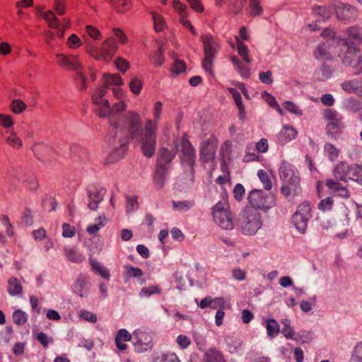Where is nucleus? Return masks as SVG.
<instances>
[{
  "label": "nucleus",
  "mask_w": 362,
  "mask_h": 362,
  "mask_svg": "<svg viewBox=\"0 0 362 362\" xmlns=\"http://www.w3.org/2000/svg\"><path fill=\"white\" fill-rule=\"evenodd\" d=\"M142 121L139 113L129 111L122 115L117 126L115 139L120 146L127 145L130 139L141 136Z\"/></svg>",
  "instance_id": "1"
},
{
  "label": "nucleus",
  "mask_w": 362,
  "mask_h": 362,
  "mask_svg": "<svg viewBox=\"0 0 362 362\" xmlns=\"http://www.w3.org/2000/svg\"><path fill=\"white\" fill-rule=\"evenodd\" d=\"M279 175L282 181L280 192L285 197L298 196L302 192L300 177L293 165L283 161L279 169Z\"/></svg>",
  "instance_id": "2"
},
{
  "label": "nucleus",
  "mask_w": 362,
  "mask_h": 362,
  "mask_svg": "<svg viewBox=\"0 0 362 362\" xmlns=\"http://www.w3.org/2000/svg\"><path fill=\"white\" fill-rule=\"evenodd\" d=\"M262 223L260 213L251 208H245L238 220V227L245 235H255L262 227Z\"/></svg>",
  "instance_id": "3"
},
{
  "label": "nucleus",
  "mask_w": 362,
  "mask_h": 362,
  "mask_svg": "<svg viewBox=\"0 0 362 362\" xmlns=\"http://www.w3.org/2000/svg\"><path fill=\"white\" fill-rule=\"evenodd\" d=\"M200 40L203 45L204 55L202 62V67L205 71L213 74L214 62L219 49V45L210 34L202 35Z\"/></svg>",
  "instance_id": "4"
},
{
  "label": "nucleus",
  "mask_w": 362,
  "mask_h": 362,
  "mask_svg": "<svg viewBox=\"0 0 362 362\" xmlns=\"http://www.w3.org/2000/svg\"><path fill=\"white\" fill-rule=\"evenodd\" d=\"M214 221L221 228L231 230L234 228V217L226 202H218L211 209Z\"/></svg>",
  "instance_id": "5"
},
{
  "label": "nucleus",
  "mask_w": 362,
  "mask_h": 362,
  "mask_svg": "<svg viewBox=\"0 0 362 362\" xmlns=\"http://www.w3.org/2000/svg\"><path fill=\"white\" fill-rule=\"evenodd\" d=\"M247 205L245 208H251L259 212L267 211L275 205L274 198L262 189H254L247 194Z\"/></svg>",
  "instance_id": "6"
},
{
  "label": "nucleus",
  "mask_w": 362,
  "mask_h": 362,
  "mask_svg": "<svg viewBox=\"0 0 362 362\" xmlns=\"http://www.w3.org/2000/svg\"><path fill=\"white\" fill-rule=\"evenodd\" d=\"M118 46L113 37L105 40L100 48L96 47L93 43L86 44V51L97 60L109 61L115 54Z\"/></svg>",
  "instance_id": "7"
},
{
  "label": "nucleus",
  "mask_w": 362,
  "mask_h": 362,
  "mask_svg": "<svg viewBox=\"0 0 362 362\" xmlns=\"http://www.w3.org/2000/svg\"><path fill=\"white\" fill-rule=\"evenodd\" d=\"M311 217L312 206L310 202L303 201L298 205L296 211L292 216V222L298 231L303 233Z\"/></svg>",
  "instance_id": "8"
},
{
  "label": "nucleus",
  "mask_w": 362,
  "mask_h": 362,
  "mask_svg": "<svg viewBox=\"0 0 362 362\" xmlns=\"http://www.w3.org/2000/svg\"><path fill=\"white\" fill-rule=\"evenodd\" d=\"M324 118L327 122L325 127L327 134L334 137L342 133L345 127L343 117L336 110L332 109L325 110Z\"/></svg>",
  "instance_id": "9"
},
{
  "label": "nucleus",
  "mask_w": 362,
  "mask_h": 362,
  "mask_svg": "<svg viewBox=\"0 0 362 362\" xmlns=\"http://www.w3.org/2000/svg\"><path fill=\"white\" fill-rule=\"evenodd\" d=\"M218 143V141L215 134H211L209 139L202 141L199 153V159L202 163L214 161Z\"/></svg>",
  "instance_id": "10"
},
{
  "label": "nucleus",
  "mask_w": 362,
  "mask_h": 362,
  "mask_svg": "<svg viewBox=\"0 0 362 362\" xmlns=\"http://www.w3.org/2000/svg\"><path fill=\"white\" fill-rule=\"evenodd\" d=\"M180 147V159L181 163L193 169L195 165L196 151L187 135H184L182 137Z\"/></svg>",
  "instance_id": "11"
},
{
  "label": "nucleus",
  "mask_w": 362,
  "mask_h": 362,
  "mask_svg": "<svg viewBox=\"0 0 362 362\" xmlns=\"http://www.w3.org/2000/svg\"><path fill=\"white\" fill-rule=\"evenodd\" d=\"M134 345L139 352L151 349L153 347V338L150 332L145 330L136 329L133 332Z\"/></svg>",
  "instance_id": "12"
},
{
  "label": "nucleus",
  "mask_w": 362,
  "mask_h": 362,
  "mask_svg": "<svg viewBox=\"0 0 362 362\" xmlns=\"http://www.w3.org/2000/svg\"><path fill=\"white\" fill-rule=\"evenodd\" d=\"M57 64L67 70L79 71L81 68V62L77 56L58 54L56 56Z\"/></svg>",
  "instance_id": "13"
},
{
  "label": "nucleus",
  "mask_w": 362,
  "mask_h": 362,
  "mask_svg": "<svg viewBox=\"0 0 362 362\" xmlns=\"http://www.w3.org/2000/svg\"><path fill=\"white\" fill-rule=\"evenodd\" d=\"M335 13L339 20L348 21L356 19L358 13L355 7L342 3L336 6Z\"/></svg>",
  "instance_id": "14"
},
{
  "label": "nucleus",
  "mask_w": 362,
  "mask_h": 362,
  "mask_svg": "<svg viewBox=\"0 0 362 362\" xmlns=\"http://www.w3.org/2000/svg\"><path fill=\"white\" fill-rule=\"evenodd\" d=\"M342 47L339 55L342 59L344 63L355 66L353 61L356 57L359 49L354 47L352 44L349 43L346 40H342Z\"/></svg>",
  "instance_id": "15"
},
{
  "label": "nucleus",
  "mask_w": 362,
  "mask_h": 362,
  "mask_svg": "<svg viewBox=\"0 0 362 362\" xmlns=\"http://www.w3.org/2000/svg\"><path fill=\"white\" fill-rule=\"evenodd\" d=\"M126 107V103L123 100H119V102L115 103L112 107H110L108 100H104V107L98 108L97 112L100 117H104L124 111Z\"/></svg>",
  "instance_id": "16"
},
{
  "label": "nucleus",
  "mask_w": 362,
  "mask_h": 362,
  "mask_svg": "<svg viewBox=\"0 0 362 362\" xmlns=\"http://www.w3.org/2000/svg\"><path fill=\"white\" fill-rule=\"evenodd\" d=\"M175 157V152L162 147L158 151L156 165L159 167L168 168Z\"/></svg>",
  "instance_id": "17"
},
{
  "label": "nucleus",
  "mask_w": 362,
  "mask_h": 362,
  "mask_svg": "<svg viewBox=\"0 0 362 362\" xmlns=\"http://www.w3.org/2000/svg\"><path fill=\"white\" fill-rule=\"evenodd\" d=\"M342 89L348 93L362 95V78H354L344 81L341 84Z\"/></svg>",
  "instance_id": "18"
},
{
  "label": "nucleus",
  "mask_w": 362,
  "mask_h": 362,
  "mask_svg": "<svg viewBox=\"0 0 362 362\" xmlns=\"http://www.w3.org/2000/svg\"><path fill=\"white\" fill-rule=\"evenodd\" d=\"M156 138L154 137H141V151L144 155L147 158H151L156 151Z\"/></svg>",
  "instance_id": "19"
},
{
  "label": "nucleus",
  "mask_w": 362,
  "mask_h": 362,
  "mask_svg": "<svg viewBox=\"0 0 362 362\" xmlns=\"http://www.w3.org/2000/svg\"><path fill=\"white\" fill-rule=\"evenodd\" d=\"M132 336L133 334H129L125 329L118 330L115 337L117 348L121 351H124L127 349L125 342L131 341Z\"/></svg>",
  "instance_id": "20"
},
{
  "label": "nucleus",
  "mask_w": 362,
  "mask_h": 362,
  "mask_svg": "<svg viewBox=\"0 0 362 362\" xmlns=\"http://www.w3.org/2000/svg\"><path fill=\"white\" fill-rule=\"evenodd\" d=\"M349 172V163L346 161L339 162L333 169V176L336 180L346 182Z\"/></svg>",
  "instance_id": "21"
},
{
  "label": "nucleus",
  "mask_w": 362,
  "mask_h": 362,
  "mask_svg": "<svg viewBox=\"0 0 362 362\" xmlns=\"http://www.w3.org/2000/svg\"><path fill=\"white\" fill-rule=\"evenodd\" d=\"M297 136V131L295 128L289 125L284 126L278 135V139L281 143H287L294 139Z\"/></svg>",
  "instance_id": "22"
},
{
  "label": "nucleus",
  "mask_w": 362,
  "mask_h": 362,
  "mask_svg": "<svg viewBox=\"0 0 362 362\" xmlns=\"http://www.w3.org/2000/svg\"><path fill=\"white\" fill-rule=\"evenodd\" d=\"M224 300L222 298H212L211 296H207L203 298L199 306L204 309L206 308H211L213 309H217L218 308L223 307Z\"/></svg>",
  "instance_id": "23"
},
{
  "label": "nucleus",
  "mask_w": 362,
  "mask_h": 362,
  "mask_svg": "<svg viewBox=\"0 0 362 362\" xmlns=\"http://www.w3.org/2000/svg\"><path fill=\"white\" fill-rule=\"evenodd\" d=\"M347 180H351L357 182H362V168L358 164H349Z\"/></svg>",
  "instance_id": "24"
},
{
  "label": "nucleus",
  "mask_w": 362,
  "mask_h": 362,
  "mask_svg": "<svg viewBox=\"0 0 362 362\" xmlns=\"http://www.w3.org/2000/svg\"><path fill=\"white\" fill-rule=\"evenodd\" d=\"M257 176L262 183L264 188L269 191L272 188V178L274 175L272 172L266 171L264 170H259L257 172Z\"/></svg>",
  "instance_id": "25"
},
{
  "label": "nucleus",
  "mask_w": 362,
  "mask_h": 362,
  "mask_svg": "<svg viewBox=\"0 0 362 362\" xmlns=\"http://www.w3.org/2000/svg\"><path fill=\"white\" fill-rule=\"evenodd\" d=\"M158 124V121L156 119H147L145 121L144 134L143 136L157 138Z\"/></svg>",
  "instance_id": "26"
},
{
  "label": "nucleus",
  "mask_w": 362,
  "mask_h": 362,
  "mask_svg": "<svg viewBox=\"0 0 362 362\" xmlns=\"http://www.w3.org/2000/svg\"><path fill=\"white\" fill-rule=\"evenodd\" d=\"M107 92V89L104 86H101L97 88L92 95V101L93 103L95 105L100 106L99 108H102L104 107V100H107L106 99H103V97L105 95Z\"/></svg>",
  "instance_id": "27"
},
{
  "label": "nucleus",
  "mask_w": 362,
  "mask_h": 362,
  "mask_svg": "<svg viewBox=\"0 0 362 362\" xmlns=\"http://www.w3.org/2000/svg\"><path fill=\"white\" fill-rule=\"evenodd\" d=\"M237 51L238 54L241 57L243 61L246 63L250 64L251 62V59L249 56V50L246 45L240 40L239 37H235Z\"/></svg>",
  "instance_id": "28"
},
{
  "label": "nucleus",
  "mask_w": 362,
  "mask_h": 362,
  "mask_svg": "<svg viewBox=\"0 0 362 362\" xmlns=\"http://www.w3.org/2000/svg\"><path fill=\"white\" fill-rule=\"evenodd\" d=\"M204 362H226V361L218 350L210 349L204 354Z\"/></svg>",
  "instance_id": "29"
},
{
  "label": "nucleus",
  "mask_w": 362,
  "mask_h": 362,
  "mask_svg": "<svg viewBox=\"0 0 362 362\" xmlns=\"http://www.w3.org/2000/svg\"><path fill=\"white\" fill-rule=\"evenodd\" d=\"M114 9L118 13H126L132 7V0H110Z\"/></svg>",
  "instance_id": "30"
},
{
  "label": "nucleus",
  "mask_w": 362,
  "mask_h": 362,
  "mask_svg": "<svg viewBox=\"0 0 362 362\" xmlns=\"http://www.w3.org/2000/svg\"><path fill=\"white\" fill-rule=\"evenodd\" d=\"M23 287L16 277H11L8 281V291L11 296L19 295L22 293Z\"/></svg>",
  "instance_id": "31"
},
{
  "label": "nucleus",
  "mask_w": 362,
  "mask_h": 362,
  "mask_svg": "<svg viewBox=\"0 0 362 362\" xmlns=\"http://www.w3.org/2000/svg\"><path fill=\"white\" fill-rule=\"evenodd\" d=\"M315 57L318 60L331 61L332 56L325 44L319 45L314 52Z\"/></svg>",
  "instance_id": "32"
},
{
  "label": "nucleus",
  "mask_w": 362,
  "mask_h": 362,
  "mask_svg": "<svg viewBox=\"0 0 362 362\" xmlns=\"http://www.w3.org/2000/svg\"><path fill=\"white\" fill-rule=\"evenodd\" d=\"M168 170V168L159 167L156 165L153 180L156 185H158L159 188H161L164 185L165 178Z\"/></svg>",
  "instance_id": "33"
},
{
  "label": "nucleus",
  "mask_w": 362,
  "mask_h": 362,
  "mask_svg": "<svg viewBox=\"0 0 362 362\" xmlns=\"http://www.w3.org/2000/svg\"><path fill=\"white\" fill-rule=\"evenodd\" d=\"M324 153L331 161L337 160L339 156V150L330 143H326L325 144Z\"/></svg>",
  "instance_id": "34"
},
{
  "label": "nucleus",
  "mask_w": 362,
  "mask_h": 362,
  "mask_svg": "<svg viewBox=\"0 0 362 362\" xmlns=\"http://www.w3.org/2000/svg\"><path fill=\"white\" fill-rule=\"evenodd\" d=\"M90 264L93 272L100 274L104 279H110V272L108 269L103 267L99 262L94 259H90Z\"/></svg>",
  "instance_id": "35"
},
{
  "label": "nucleus",
  "mask_w": 362,
  "mask_h": 362,
  "mask_svg": "<svg viewBox=\"0 0 362 362\" xmlns=\"http://www.w3.org/2000/svg\"><path fill=\"white\" fill-rule=\"evenodd\" d=\"M153 362H180V361L175 353L166 352L157 355Z\"/></svg>",
  "instance_id": "36"
},
{
  "label": "nucleus",
  "mask_w": 362,
  "mask_h": 362,
  "mask_svg": "<svg viewBox=\"0 0 362 362\" xmlns=\"http://www.w3.org/2000/svg\"><path fill=\"white\" fill-rule=\"evenodd\" d=\"M250 16L252 17L260 16L263 13V8L259 0H248Z\"/></svg>",
  "instance_id": "37"
},
{
  "label": "nucleus",
  "mask_w": 362,
  "mask_h": 362,
  "mask_svg": "<svg viewBox=\"0 0 362 362\" xmlns=\"http://www.w3.org/2000/svg\"><path fill=\"white\" fill-rule=\"evenodd\" d=\"M105 82H104V87L105 88H108L110 86H119L122 83V79L120 76V75L115 74H107L105 75Z\"/></svg>",
  "instance_id": "38"
},
{
  "label": "nucleus",
  "mask_w": 362,
  "mask_h": 362,
  "mask_svg": "<svg viewBox=\"0 0 362 362\" xmlns=\"http://www.w3.org/2000/svg\"><path fill=\"white\" fill-rule=\"evenodd\" d=\"M12 319L14 324L22 326L27 322L28 315L24 311L18 309L13 312Z\"/></svg>",
  "instance_id": "39"
},
{
  "label": "nucleus",
  "mask_w": 362,
  "mask_h": 362,
  "mask_svg": "<svg viewBox=\"0 0 362 362\" xmlns=\"http://www.w3.org/2000/svg\"><path fill=\"white\" fill-rule=\"evenodd\" d=\"M44 18L47 22L49 27L51 28L57 29L60 28L61 22L57 18L52 11H49L45 12Z\"/></svg>",
  "instance_id": "40"
},
{
  "label": "nucleus",
  "mask_w": 362,
  "mask_h": 362,
  "mask_svg": "<svg viewBox=\"0 0 362 362\" xmlns=\"http://www.w3.org/2000/svg\"><path fill=\"white\" fill-rule=\"evenodd\" d=\"M27 108L26 104L20 99H14L10 103V109L15 114H21Z\"/></svg>",
  "instance_id": "41"
},
{
  "label": "nucleus",
  "mask_w": 362,
  "mask_h": 362,
  "mask_svg": "<svg viewBox=\"0 0 362 362\" xmlns=\"http://www.w3.org/2000/svg\"><path fill=\"white\" fill-rule=\"evenodd\" d=\"M172 204L175 210L179 211H186L192 207L194 203L192 201L184 200L179 202L173 201Z\"/></svg>",
  "instance_id": "42"
},
{
  "label": "nucleus",
  "mask_w": 362,
  "mask_h": 362,
  "mask_svg": "<svg viewBox=\"0 0 362 362\" xmlns=\"http://www.w3.org/2000/svg\"><path fill=\"white\" fill-rule=\"evenodd\" d=\"M267 331L269 337H275L279 332V325L274 319H269L267 322Z\"/></svg>",
  "instance_id": "43"
},
{
  "label": "nucleus",
  "mask_w": 362,
  "mask_h": 362,
  "mask_svg": "<svg viewBox=\"0 0 362 362\" xmlns=\"http://www.w3.org/2000/svg\"><path fill=\"white\" fill-rule=\"evenodd\" d=\"M152 17L154 22V29L156 32L164 30L166 27L164 18L159 13H152Z\"/></svg>",
  "instance_id": "44"
},
{
  "label": "nucleus",
  "mask_w": 362,
  "mask_h": 362,
  "mask_svg": "<svg viewBox=\"0 0 362 362\" xmlns=\"http://www.w3.org/2000/svg\"><path fill=\"white\" fill-rule=\"evenodd\" d=\"M349 37L362 43V30L358 26H352L346 30Z\"/></svg>",
  "instance_id": "45"
},
{
  "label": "nucleus",
  "mask_w": 362,
  "mask_h": 362,
  "mask_svg": "<svg viewBox=\"0 0 362 362\" xmlns=\"http://www.w3.org/2000/svg\"><path fill=\"white\" fill-rule=\"evenodd\" d=\"M74 290L81 297L85 296L88 293L87 283L83 279H78L74 284Z\"/></svg>",
  "instance_id": "46"
},
{
  "label": "nucleus",
  "mask_w": 362,
  "mask_h": 362,
  "mask_svg": "<svg viewBox=\"0 0 362 362\" xmlns=\"http://www.w3.org/2000/svg\"><path fill=\"white\" fill-rule=\"evenodd\" d=\"M64 253L69 260L75 263L81 262L83 257L81 254L78 253L77 251L74 248H66L64 250Z\"/></svg>",
  "instance_id": "47"
},
{
  "label": "nucleus",
  "mask_w": 362,
  "mask_h": 362,
  "mask_svg": "<svg viewBox=\"0 0 362 362\" xmlns=\"http://www.w3.org/2000/svg\"><path fill=\"white\" fill-rule=\"evenodd\" d=\"M6 141L14 148H21L23 146L21 139L15 132H11L6 139Z\"/></svg>",
  "instance_id": "48"
},
{
  "label": "nucleus",
  "mask_w": 362,
  "mask_h": 362,
  "mask_svg": "<svg viewBox=\"0 0 362 362\" xmlns=\"http://www.w3.org/2000/svg\"><path fill=\"white\" fill-rule=\"evenodd\" d=\"M161 290L157 285H152L144 287L140 291V296L144 297H149L153 294H160Z\"/></svg>",
  "instance_id": "49"
},
{
  "label": "nucleus",
  "mask_w": 362,
  "mask_h": 362,
  "mask_svg": "<svg viewBox=\"0 0 362 362\" xmlns=\"http://www.w3.org/2000/svg\"><path fill=\"white\" fill-rule=\"evenodd\" d=\"M173 7L174 10L179 13L180 18L187 17V7L180 1H173Z\"/></svg>",
  "instance_id": "50"
},
{
  "label": "nucleus",
  "mask_w": 362,
  "mask_h": 362,
  "mask_svg": "<svg viewBox=\"0 0 362 362\" xmlns=\"http://www.w3.org/2000/svg\"><path fill=\"white\" fill-rule=\"evenodd\" d=\"M150 61L156 66H161L164 62V57L160 50H156L150 56Z\"/></svg>",
  "instance_id": "51"
},
{
  "label": "nucleus",
  "mask_w": 362,
  "mask_h": 362,
  "mask_svg": "<svg viewBox=\"0 0 362 362\" xmlns=\"http://www.w3.org/2000/svg\"><path fill=\"white\" fill-rule=\"evenodd\" d=\"M35 339L40 343L44 349H47L49 343L53 341L52 337H49L45 333L41 332L37 334Z\"/></svg>",
  "instance_id": "52"
},
{
  "label": "nucleus",
  "mask_w": 362,
  "mask_h": 362,
  "mask_svg": "<svg viewBox=\"0 0 362 362\" xmlns=\"http://www.w3.org/2000/svg\"><path fill=\"white\" fill-rule=\"evenodd\" d=\"M125 274L128 277H140L143 276V271L139 267H134L132 266H126Z\"/></svg>",
  "instance_id": "53"
},
{
  "label": "nucleus",
  "mask_w": 362,
  "mask_h": 362,
  "mask_svg": "<svg viewBox=\"0 0 362 362\" xmlns=\"http://www.w3.org/2000/svg\"><path fill=\"white\" fill-rule=\"evenodd\" d=\"M129 88L135 95H139L142 88V82L138 78H134L129 83Z\"/></svg>",
  "instance_id": "54"
},
{
  "label": "nucleus",
  "mask_w": 362,
  "mask_h": 362,
  "mask_svg": "<svg viewBox=\"0 0 362 362\" xmlns=\"http://www.w3.org/2000/svg\"><path fill=\"white\" fill-rule=\"evenodd\" d=\"M186 64L182 60L177 59L173 63L170 70L173 73L179 74L185 72L186 71Z\"/></svg>",
  "instance_id": "55"
},
{
  "label": "nucleus",
  "mask_w": 362,
  "mask_h": 362,
  "mask_svg": "<svg viewBox=\"0 0 362 362\" xmlns=\"http://www.w3.org/2000/svg\"><path fill=\"white\" fill-rule=\"evenodd\" d=\"M66 45L69 48L76 49L82 45V42L77 35L72 34L69 37Z\"/></svg>",
  "instance_id": "56"
},
{
  "label": "nucleus",
  "mask_w": 362,
  "mask_h": 362,
  "mask_svg": "<svg viewBox=\"0 0 362 362\" xmlns=\"http://www.w3.org/2000/svg\"><path fill=\"white\" fill-rule=\"evenodd\" d=\"M333 204V199L332 197H327L319 202L317 207L320 210L326 211L332 209Z\"/></svg>",
  "instance_id": "57"
},
{
  "label": "nucleus",
  "mask_w": 362,
  "mask_h": 362,
  "mask_svg": "<svg viewBox=\"0 0 362 362\" xmlns=\"http://www.w3.org/2000/svg\"><path fill=\"white\" fill-rule=\"evenodd\" d=\"M86 31L88 35L95 40H100L102 39V35L100 30L93 25H86Z\"/></svg>",
  "instance_id": "58"
},
{
  "label": "nucleus",
  "mask_w": 362,
  "mask_h": 362,
  "mask_svg": "<svg viewBox=\"0 0 362 362\" xmlns=\"http://www.w3.org/2000/svg\"><path fill=\"white\" fill-rule=\"evenodd\" d=\"M245 190L243 185L236 184L234 187L233 194V197L238 202H241L243 199Z\"/></svg>",
  "instance_id": "59"
},
{
  "label": "nucleus",
  "mask_w": 362,
  "mask_h": 362,
  "mask_svg": "<svg viewBox=\"0 0 362 362\" xmlns=\"http://www.w3.org/2000/svg\"><path fill=\"white\" fill-rule=\"evenodd\" d=\"M79 317L92 323H95L98 320L95 314H93L86 310H82L80 311Z\"/></svg>",
  "instance_id": "60"
},
{
  "label": "nucleus",
  "mask_w": 362,
  "mask_h": 362,
  "mask_svg": "<svg viewBox=\"0 0 362 362\" xmlns=\"http://www.w3.org/2000/svg\"><path fill=\"white\" fill-rule=\"evenodd\" d=\"M339 181L340 180H336L335 178H330L326 180L325 185L329 189L334 192H337L343 186V185Z\"/></svg>",
  "instance_id": "61"
},
{
  "label": "nucleus",
  "mask_w": 362,
  "mask_h": 362,
  "mask_svg": "<svg viewBox=\"0 0 362 362\" xmlns=\"http://www.w3.org/2000/svg\"><path fill=\"white\" fill-rule=\"evenodd\" d=\"M76 80L78 83V88L82 90H86L88 87V84L86 83V78L85 75L81 71V70L77 71Z\"/></svg>",
  "instance_id": "62"
},
{
  "label": "nucleus",
  "mask_w": 362,
  "mask_h": 362,
  "mask_svg": "<svg viewBox=\"0 0 362 362\" xmlns=\"http://www.w3.org/2000/svg\"><path fill=\"white\" fill-rule=\"evenodd\" d=\"M284 108L288 112L296 114L297 115H301L302 111L298 108V107L291 101H286L283 104Z\"/></svg>",
  "instance_id": "63"
},
{
  "label": "nucleus",
  "mask_w": 362,
  "mask_h": 362,
  "mask_svg": "<svg viewBox=\"0 0 362 362\" xmlns=\"http://www.w3.org/2000/svg\"><path fill=\"white\" fill-rule=\"evenodd\" d=\"M350 362H362V344L356 346Z\"/></svg>",
  "instance_id": "64"
}]
</instances>
